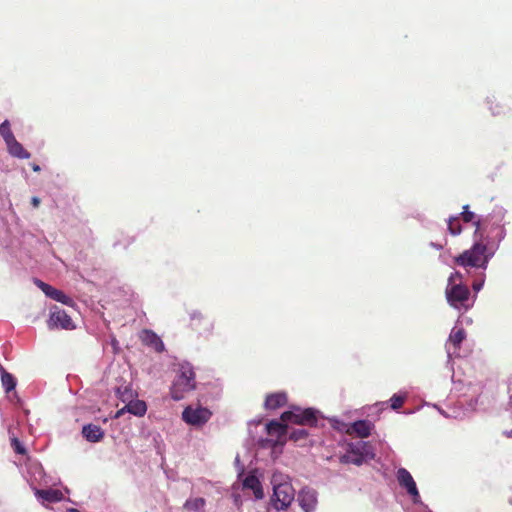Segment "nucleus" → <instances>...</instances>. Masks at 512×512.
<instances>
[{
	"label": "nucleus",
	"mask_w": 512,
	"mask_h": 512,
	"mask_svg": "<svg viewBox=\"0 0 512 512\" xmlns=\"http://www.w3.org/2000/svg\"><path fill=\"white\" fill-rule=\"evenodd\" d=\"M15 455L13 458V463L21 470L22 473L26 472L29 477L28 481L30 482L31 488L36 484L40 486H56L60 479L53 478L52 476L46 474L41 463L33 459L29 454L28 450H14Z\"/></svg>",
	"instance_id": "1"
},
{
	"label": "nucleus",
	"mask_w": 512,
	"mask_h": 512,
	"mask_svg": "<svg viewBox=\"0 0 512 512\" xmlns=\"http://www.w3.org/2000/svg\"><path fill=\"white\" fill-rule=\"evenodd\" d=\"M494 255V250L483 242L482 237L477 239L470 249L454 258V263L465 269L480 268L485 270L490 259Z\"/></svg>",
	"instance_id": "2"
},
{
	"label": "nucleus",
	"mask_w": 512,
	"mask_h": 512,
	"mask_svg": "<svg viewBox=\"0 0 512 512\" xmlns=\"http://www.w3.org/2000/svg\"><path fill=\"white\" fill-rule=\"evenodd\" d=\"M445 296L449 305L455 309L468 310L471 307L470 290L462 283V275L459 272L452 273L448 278Z\"/></svg>",
	"instance_id": "3"
},
{
	"label": "nucleus",
	"mask_w": 512,
	"mask_h": 512,
	"mask_svg": "<svg viewBox=\"0 0 512 512\" xmlns=\"http://www.w3.org/2000/svg\"><path fill=\"white\" fill-rule=\"evenodd\" d=\"M196 387L195 373L190 367L182 366L176 375L170 388L171 397L176 400H182L186 395Z\"/></svg>",
	"instance_id": "4"
},
{
	"label": "nucleus",
	"mask_w": 512,
	"mask_h": 512,
	"mask_svg": "<svg viewBox=\"0 0 512 512\" xmlns=\"http://www.w3.org/2000/svg\"><path fill=\"white\" fill-rule=\"evenodd\" d=\"M318 411L313 408L302 409L298 406H292L290 410L281 414L280 420L284 423H293L301 426H316L318 421Z\"/></svg>",
	"instance_id": "5"
},
{
	"label": "nucleus",
	"mask_w": 512,
	"mask_h": 512,
	"mask_svg": "<svg viewBox=\"0 0 512 512\" xmlns=\"http://www.w3.org/2000/svg\"><path fill=\"white\" fill-rule=\"evenodd\" d=\"M273 495L271 497V504L277 510H284L288 508L295 497V490L292 485L287 482H278L274 477L272 480Z\"/></svg>",
	"instance_id": "6"
},
{
	"label": "nucleus",
	"mask_w": 512,
	"mask_h": 512,
	"mask_svg": "<svg viewBox=\"0 0 512 512\" xmlns=\"http://www.w3.org/2000/svg\"><path fill=\"white\" fill-rule=\"evenodd\" d=\"M266 442L275 446H283L288 438V425L282 421L271 420L266 424Z\"/></svg>",
	"instance_id": "7"
},
{
	"label": "nucleus",
	"mask_w": 512,
	"mask_h": 512,
	"mask_svg": "<svg viewBox=\"0 0 512 512\" xmlns=\"http://www.w3.org/2000/svg\"><path fill=\"white\" fill-rule=\"evenodd\" d=\"M396 478L400 487L406 490L414 504L422 503L416 482L406 468H399L396 472Z\"/></svg>",
	"instance_id": "8"
},
{
	"label": "nucleus",
	"mask_w": 512,
	"mask_h": 512,
	"mask_svg": "<svg viewBox=\"0 0 512 512\" xmlns=\"http://www.w3.org/2000/svg\"><path fill=\"white\" fill-rule=\"evenodd\" d=\"M375 456L374 450H345L340 456V462L360 466L373 460Z\"/></svg>",
	"instance_id": "9"
},
{
	"label": "nucleus",
	"mask_w": 512,
	"mask_h": 512,
	"mask_svg": "<svg viewBox=\"0 0 512 512\" xmlns=\"http://www.w3.org/2000/svg\"><path fill=\"white\" fill-rule=\"evenodd\" d=\"M48 325L52 329L61 328L65 330H72L75 328L71 317L66 313L65 310L60 309L57 306H55L50 312Z\"/></svg>",
	"instance_id": "10"
},
{
	"label": "nucleus",
	"mask_w": 512,
	"mask_h": 512,
	"mask_svg": "<svg viewBox=\"0 0 512 512\" xmlns=\"http://www.w3.org/2000/svg\"><path fill=\"white\" fill-rule=\"evenodd\" d=\"M211 415V412L206 408L198 407L193 409L188 406L184 409L182 418L186 423L198 426L206 423L210 419Z\"/></svg>",
	"instance_id": "11"
},
{
	"label": "nucleus",
	"mask_w": 512,
	"mask_h": 512,
	"mask_svg": "<svg viewBox=\"0 0 512 512\" xmlns=\"http://www.w3.org/2000/svg\"><path fill=\"white\" fill-rule=\"evenodd\" d=\"M297 501L304 512H314L317 506V492L312 488L304 487L299 491Z\"/></svg>",
	"instance_id": "12"
},
{
	"label": "nucleus",
	"mask_w": 512,
	"mask_h": 512,
	"mask_svg": "<svg viewBox=\"0 0 512 512\" xmlns=\"http://www.w3.org/2000/svg\"><path fill=\"white\" fill-rule=\"evenodd\" d=\"M374 425L368 420H358L353 423L346 425V434L359 438H366L371 434Z\"/></svg>",
	"instance_id": "13"
},
{
	"label": "nucleus",
	"mask_w": 512,
	"mask_h": 512,
	"mask_svg": "<svg viewBox=\"0 0 512 512\" xmlns=\"http://www.w3.org/2000/svg\"><path fill=\"white\" fill-rule=\"evenodd\" d=\"M34 491V495L39 503L42 505H47L50 503H57L63 499V494L60 490L47 488V489H39L35 486L32 487Z\"/></svg>",
	"instance_id": "14"
},
{
	"label": "nucleus",
	"mask_w": 512,
	"mask_h": 512,
	"mask_svg": "<svg viewBox=\"0 0 512 512\" xmlns=\"http://www.w3.org/2000/svg\"><path fill=\"white\" fill-rule=\"evenodd\" d=\"M34 283L43 291L47 297L66 305H70L72 303V299L69 296L64 294L61 290H58L43 282L42 280L35 279Z\"/></svg>",
	"instance_id": "15"
},
{
	"label": "nucleus",
	"mask_w": 512,
	"mask_h": 512,
	"mask_svg": "<svg viewBox=\"0 0 512 512\" xmlns=\"http://www.w3.org/2000/svg\"><path fill=\"white\" fill-rule=\"evenodd\" d=\"M242 488L246 490H251L254 494L256 500H261L264 497V491L262 488V484L254 472H249L242 479Z\"/></svg>",
	"instance_id": "16"
},
{
	"label": "nucleus",
	"mask_w": 512,
	"mask_h": 512,
	"mask_svg": "<svg viewBox=\"0 0 512 512\" xmlns=\"http://www.w3.org/2000/svg\"><path fill=\"white\" fill-rule=\"evenodd\" d=\"M288 403V396L286 392H276L268 394L264 401V408L266 410H276L284 407Z\"/></svg>",
	"instance_id": "17"
},
{
	"label": "nucleus",
	"mask_w": 512,
	"mask_h": 512,
	"mask_svg": "<svg viewBox=\"0 0 512 512\" xmlns=\"http://www.w3.org/2000/svg\"><path fill=\"white\" fill-rule=\"evenodd\" d=\"M82 435L89 442H98L104 437V431L99 425L87 424L82 428Z\"/></svg>",
	"instance_id": "18"
},
{
	"label": "nucleus",
	"mask_w": 512,
	"mask_h": 512,
	"mask_svg": "<svg viewBox=\"0 0 512 512\" xmlns=\"http://www.w3.org/2000/svg\"><path fill=\"white\" fill-rule=\"evenodd\" d=\"M141 338L144 344L151 346L155 351L162 352L164 350L163 341L153 331L144 330Z\"/></svg>",
	"instance_id": "19"
},
{
	"label": "nucleus",
	"mask_w": 512,
	"mask_h": 512,
	"mask_svg": "<svg viewBox=\"0 0 512 512\" xmlns=\"http://www.w3.org/2000/svg\"><path fill=\"white\" fill-rule=\"evenodd\" d=\"M124 410L135 416H143L147 411L146 403L142 400H133V398L125 405V407L117 412L119 416Z\"/></svg>",
	"instance_id": "20"
},
{
	"label": "nucleus",
	"mask_w": 512,
	"mask_h": 512,
	"mask_svg": "<svg viewBox=\"0 0 512 512\" xmlns=\"http://www.w3.org/2000/svg\"><path fill=\"white\" fill-rule=\"evenodd\" d=\"M7 145V149L10 155L19 159H28L31 154L24 149L21 143H19L16 138L5 143Z\"/></svg>",
	"instance_id": "21"
},
{
	"label": "nucleus",
	"mask_w": 512,
	"mask_h": 512,
	"mask_svg": "<svg viewBox=\"0 0 512 512\" xmlns=\"http://www.w3.org/2000/svg\"><path fill=\"white\" fill-rule=\"evenodd\" d=\"M206 500L203 497L189 498L183 507L189 512H205Z\"/></svg>",
	"instance_id": "22"
},
{
	"label": "nucleus",
	"mask_w": 512,
	"mask_h": 512,
	"mask_svg": "<svg viewBox=\"0 0 512 512\" xmlns=\"http://www.w3.org/2000/svg\"><path fill=\"white\" fill-rule=\"evenodd\" d=\"M190 319H191V322H190V326L192 329L194 330H201V323L202 321L205 322V327L203 328V330L205 331H211L212 330V323L211 321L205 319L201 313L199 312H194L190 315Z\"/></svg>",
	"instance_id": "23"
},
{
	"label": "nucleus",
	"mask_w": 512,
	"mask_h": 512,
	"mask_svg": "<svg viewBox=\"0 0 512 512\" xmlns=\"http://www.w3.org/2000/svg\"><path fill=\"white\" fill-rule=\"evenodd\" d=\"M466 338V332L463 328L452 329L448 342L454 346L455 349H459L461 343Z\"/></svg>",
	"instance_id": "24"
},
{
	"label": "nucleus",
	"mask_w": 512,
	"mask_h": 512,
	"mask_svg": "<svg viewBox=\"0 0 512 512\" xmlns=\"http://www.w3.org/2000/svg\"><path fill=\"white\" fill-rule=\"evenodd\" d=\"M448 231L453 236L459 235L462 232L459 216L450 217L448 219Z\"/></svg>",
	"instance_id": "25"
},
{
	"label": "nucleus",
	"mask_w": 512,
	"mask_h": 512,
	"mask_svg": "<svg viewBox=\"0 0 512 512\" xmlns=\"http://www.w3.org/2000/svg\"><path fill=\"white\" fill-rule=\"evenodd\" d=\"M0 135L2 136L5 143L15 138L11 131L10 122L8 120H5L0 125Z\"/></svg>",
	"instance_id": "26"
},
{
	"label": "nucleus",
	"mask_w": 512,
	"mask_h": 512,
	"mask_svg": "<svg viewBox=\"0 0 512 512\" xmlns=\"http://www.w3.org/2000/svg\"><path fill=\"white\" fill-rule=\"evenodd\" d=\"M117 394H118V397L123 401V402H129L134 394H133V391L131 388H129L128 386H123V387H119L117 389Z\"/></svg>",
	"instance_id": "27"
},
{
	"label": "nucleus",
	"mask_w": 512,
	"mask_h": 512,
	"mask_svg": "<svg viewBox=\"0 0 512 512\" xmlns=\"http://www.w3.org/2000/svg\"><path fill=\"white\" fill-rule=\"evenodd\" d=\"M2 385L7 392L11 391L15 388L16 382L13 376L9 373H4L2 375Z\"/></svg>",
	"instance_id": "28"
},
{
	"label": "nucleus",
	"mask_w": 512,
	"mask_h": 512,
	"mask_svg": "<svg viewBox=\"0 0 512 512\" xmlns=\"http://www.w3.org/2000/svg\"><path fill=\"white\" fill-rule=\"evenodd\" d=\"M405 399H406V396L405 395H400V394H394L391 398H390V406L393 410H398L400 409L404 402H405Z\"/></svg>",
	"instance_id": "29"
},
{
	"label": "nucleus",
	"mask_w": 512,
	"mask_h": 512,
	"mask_svg": "<svg viewBox=\"0 0 512 512\" xmlns=\"http://www.w3.org/2000/svg\"><path fill=\"white\" fill-rule=\"evenodd\" d=\"M307 435H308L307 430H305L303 428H300V429H296V430L290 432L289 438L294 440V441H298L300 439L306 438Z\"/></svg>",
	"instance_id": "30"
},
{
	"label": "nucleus",
	"mask_w": 512,
	"mask_h": 512,
	"mask_svg": "<svg viewBox=\"0 0 512 512\" xmlns=\"http://www.w3.org/2000/svg\"><path fill=\"white\" fill-rule=\"evenodd\" d=\"M460 216L462 217L463 221L466 223L472 222L475 218V214L473 212L469 211V205H465L463 207V211L460 214Z\"/></svg>",
	"instance_id": "31"
},
{
	"label": "nucleus",
	"mask_w": 512,
	"mask_h": 512,
	"mask_svg": "<svg viewBox=\"0 0 512 512\" xmlns=\"http://www.w3.org/2000/svg\"><path fill=\"white\" fill-rule=\"evenodd\" d=\"M235 465L237 467L238 478H241L244 475L245 466L241 464L239 455L235 457Z\"/></svg>",
	"instance_id": "32"
},
{
	"label": "nucleus",
	"mask_w": 512,
	"mask_h": 512,
	"mask_svg": "<svg viewBox=\"0 0 512 512\" xmlns=\"http://www.w3.org/2000/svg\"><path fill=\"white\" fill-rule=\"evenodd\" d=\"M11 446L12 448H23L19 439L15 435L11 436Z\"/></svg>",
	"instance_id": "33"
},
{
	"label": "nucleus",
	"mask_w": 512,
	"mask_h": 512,
	"mask_svg": "<svg viewBox=\"0 0 512 512\" xmlns=\"http://www.w3.org/2000/svg\"><path fill=\"white\" fill-rule=\"evenodd\" d=\"M499 108H501L499 103H496L495 106H490V110L494 115H500L502 113V111Z\"/></svg>",
	"instance_id": "34"
},
{
	"label": "nucleus",
	"mask_w": 512,
	"mask_h": 512,
	"mask_svg": "<svg viewBox=\"0 0 512 512\" xmlns=\"http://www.w3.org/2000/svg\"><path fill=\"white\" fill-rule=\"evenodd\" d=\"M483 284H484V280H481V281H479V282H474V283L472 284L473 290H474L475 292L480 291V290L482 289V287H483Z\"/></svg>",
	"instance_id": "35"
},
{
	"label": "nucleus",
	"mask_w": 512,
	"mask_h": 512,
	"mask_svg": "<svg viewBox=\"0 0 512 512\" xmlns=\"http://www.w3.org/2000/svg\"><path fill=\"white\" fill-rule=\"evenodd\" d=\"M32 205L37 208L40 205V199L36 196L32 197L31 199Z\"/></svg>",
	"instance_id": "36"
},
{
	"label": "nucleus",
	"mask_w": 512,
	"mask_h": 512,
	"mask_svg": "<svg viewBox=\"0 0 512 512\" xmlns=\"http://www.w3.org/2000/svg\"><path fill=\"white\" fill-rule=\"evenodd\" d=\"M281 452H282V450L273 449V450H271V456L273 458H276V457H278L280 455Z\"/></svg>",
	"instance_id": "37"
},
{
	"label": "nucleus",
	"mask_w": 512,
	"mask_h": 512,
	"mask_svg": "<svg viewBox=\"0 0 512 512\" xmlns=\"http://www.w3.org/2000/svg\"><path fill=\"white\" fill-rule=\"evenodd\" d=\"M31 166H32L33 171H35V172H39L41 170L40 166L37 164H32Z\"/></svg>",
	"instance_id": "38"
},
{
	"label": "nucleus",
	"mask_w": 512,
	"mask_h": 512,
	"mask_svg": "<svg viewBox=\"0 0 512 512\" xmlns=\"http://www.w3.org/2000/svg\"><path fill=\"white\" fill-rule=\"evenodd\" d=\"M475 226H476V231H475V237L477 236V233L479 231V228H480V222L479 221H476L474 222Z\"/></svg>",
	"instance_id": "39"
},
{
	"label": "nucleus",
	"mask_w": 512,
	"mask_h": 512,
	"mask_svg": "<svg viewBox=\"0 0 512 512\" xmlns=\"http://www.w3.org/2000/svg\"><path fill=\"white\" fill-rule=\"evenodd\" d=\"M233 497H234L235 504H238L240 501V496L234 494Z\"/></svg>",
	"instance_id": "40"
},
{
	"label": "nucleus",
	"mask_w": 512,
	"mask_h": 512,
	"mask_svg": "<svg viewBox=\"0 0 512 512\" xmlns=\"http://www.w3.org/2000/svg\"><path fill=\"white\" fill-rule=\"evenodd\" d=\"M67 512H80V511L76 508H68Z\"/></svg>",
	"instance_id": "41"
}]
</instances>
